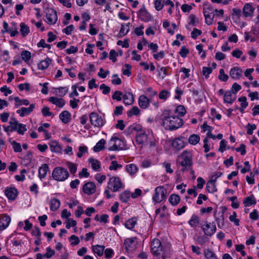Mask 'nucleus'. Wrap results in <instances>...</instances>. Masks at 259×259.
<instances>
[{
	"instance_id": "1",
	"label": "nucleus",
	"mask_w": 259,
	"mask_h": 259,
	"mask_svg": "<svg viewBox=\"0 0 259 259\" xmlns=\"http://www.w3.org/2000/svg\"><path fill=\"white\" fill-rule=\"evenodd\" d=\"M177 164L182 167V170L192 169L193 164L192 154L187 150L184 151L177 158Z\"/></svg>"
},
{
	"instance_id": "2",
	"label": "nucleus",
	"mask_w": 259,
	"mask_h": 259,
	"mask_svg": "<svg viewBox=\"0 0 259 259\" xmlns=\"http://www.w3.org/2000/svg\"><path fill=\"white\" fill-rule=\"evenodd\" d=\"M162 124L165 129L176 130L183 125V120L177 116L169 115L162 119Z\"/></svg>"
},
{
	"instance_id": "3",
	"label": "nucleus",
	"mask_w": 259,
	"mask_h": 259,
	"mask_svg": "<svg viewBox=\"0 0 259 259\" xmlns=\"http://www.w3.org/2000/svg\"><path fill=\"white\" fill-rule=\"evenodd\" d=\"M152 135L149 132L147 133L145 130L136 134V141L139 145H149L150 146H153L154 145V142L152 141Z\"/></svg>"
},
{
	"instance_id": "4",
	"label": "nucleus",
	"mask_w": 259,
	"mask_h": 259,
	"mask_svg": "<svg viewBox=\"0 0 259 259\" xmlns=\"http://www.w3.org/2000/svg\"><path fill=\"white\" fill-rule=\"evenodd\" d=\"M52 176L54 180L63 182L68 179L69 174L67 169L63 167L58 166L53 169Z\"/></svg>"
},
{
	"instance_id": "5",
	"label": "nucleus",
	"mask_w": 259,
	"mask_h": 259,
	"mask_svg": "<svg viewBox=\"0 0 259 259\" xmlns=\"http://www.w3.org/2000/svg\"><path fill=\"white\" fill-rule=\"evenodd\" d=\"M108 145L109 151L119 150L122 149L124 146L123 142L117 137H112Z\"/></svg>"
},
{
	"instance_id": "6",
	"label": "nucleus",
	"mask_w": 259,
	"mask_h": 259,
	"mask_svg": "<svg viewBox=\"0 0 259 259\" xmlns=\"http://www.w3.org/2000/svg\"><path fill=\"white\" fill-rule=\"evenodd\" d=\"M166 190L163 186H158L155 189V193L152 199L155 203H160L166 198Z\"/></svg>"
},
{
	"instance_id": "7",
	"label": "nucleus",
	"mask_w": 259,
	"mask_h": 259,
	"mask_svg": "<svg viewBox=\"0 0 259 259\" xmlns=\"http://www.w3.org/2000/svg\"><path fill=\"white\" fill-rule=\"evenodd\" d=\"M108 187L113 192H116L122 187V184L119 177H113L110 179L108 183Z\"/></svg>"
},
{
	"instance_id": "8",
	"label": "nucleus",
	"mask_w": 259,
	"mask_h": 259,
	"mask_svg": "<svg viewBox=\"0 0 259 259\" xmlns=\"http://www.w3.org/2000/svg\"><path fill=\"white\" fill-rule=\"evenodd\" d=\"M9 123L12 125V130L14 131H17L20 135H23L24 132L27 131L26 125L22 123H18L15 118L11 117Z\"/></svg>"
},
{
	"instance_id": "9",
	"label": "nucleus",
	"mask_w": 259,
	"mask_h": 259,
	"mask_svg": "<svg viewBox=\"0 0 259 259\" xmlns=\"http://www.w3.org/2000/svg\"><path fill=\"white\" fill-rule=\"evenodd\" d=\"M46 22L50 25L55 24L58 19L56 11L52 8H48L46 9Z\"/></svg>"
},
{
	"instance_id": "10",
	"label": "nucleus",
	"mask_w": 259,
	"mask_h": 259,
	"mask_svg": "<svg viewBox=\"0 0 259 259\" xmlns=\"http://www.w3.org/2000/svg\"><path fill=\"white\" fill-rule=\"evenodd\" d=\"M90 120L91 124L94 126L100 127L103 126L104 121L101 116L95 112H92L90 115Z\"/></svg>"
},
{
	"instance_id": "11",
	"label": "nucleus",
	"mask_w": 259,
	"mask_h": 259,
	"mask_svg": "<svg viewBox=\"0 0 259 259\" xmlns=\"http://www.w3.org/2000/svg\"><path fill=\"white\" fill-rule=\"evenodd\" d=\"M185 139L183 137L176 138L171 143L172 147L177 150H180L183 149L185 146Z\"/></svg>"
},
{
	"instance_id": "12",
	"label": "nucleus",
	"mask_w": 259,
	"mask_h": 259,
	"mask_svg": "<svg viewBox=\"0 0 259 259\" xmlns=\"http://www.w3.org/2000/svg\"><path fill=\"white\" fill-rule=\"evenodd\" d=\"M205 234L207 236H212L216 231V226L214 223H207L202 228Z\"/></svg>"
},
{
	"instance_id": "13",
	"label": "nucleus",
	"mask_w": 259,
	"mask_h": 259,
	"mask_svg": "<svg viewBox=\"0 0 259 259\" xmlns=\"http://www.w3.org/2000/svg\"><path fill=\"white\" fill-rule=\"evenodd\" d=\"M161 244L160 241L158 239H154L151 242V250L153 254L158 255L159 251L161 250Z\"/></svg>"
},
{
	"instance_id": "14",
	"label": "nucleus",
	"mask_w": 259,
	"mask_h": 259,
	"mask_svg": "<svg viewBox=\"0 0 259 259\" xmlns=\"http://www.w3.org/2000/svg\"><path fill=\"white\" fill-rule=\"evenodd\" d=\"M96 187L93 182H88L83 186V192L88 195L94 194L96 192Z\"/></svg>"
},
{
	"instance_id": "15",
	"label": "nucleus",
	"mask_w": 259,
	"mask_h": 259,
	"mask_svg": "<svg viewBox=\"0 0 259 259\" xmlns=\"http://www.w3.org/2000/svg\"><path fill=\"white\" fill-rule=\"evenodd\" d=\"M139 17L142 21L144 22H149L152 19L151 15L144 7L139 10Z\"/></svg>"
},
{
	"instance_id": "16",
	"label": "nucleus",
	"mask_w": 259,
	"mask_h": 259,
	"mask_svg": "<svg viewBox=\"0 0 259 259\" xmlns=\"http://www.w3.org/2000/svg\"><path fill=\"white\" fill-rule=\"evenodd\" d=\"M35 106L34 104H31L28 108L22 107L20 109L17 110L16 112L19 114L21 117H24L25 115L29 114L33 110Z\"/></svg>"
},
{
	"instance_id": "17",
	"label": "nucleus",
	"mask_w": 259,
	"mask_h": 259,
	"mask_svg": "<svg viewBox=\"0 0 259 259\" xmlns=\"http://www.w3.org/2000/svg\"><path fill=\"white\" fill-rule=\"evenodd\" d=\"M11 222V218L7 215L4 214L0 217V230L5 229L9 225Z\"/></svg>"
},
{
	"instance_id": "18",
	"label": "nucleus",
	"mask_w": 259,
	"mask_h": 259,
	"mask_svg": "<svg viewBox=\"0 0 259 259\" xmlns=\"http://www.w3.org/2000/svg\"><path fill=\"white\" fill-rule=\"evenodd\" d=\"M144 131H145V129L143 128L141 125L134 123L128 126L126 132L128 134H131L133 133L134 131L136 132L137 133H140Z\"/></svg>"
},
{
	"instance_id": "19",
	"label": "nucleus",
	"mask_w": 259,
	"mask_h": 259,
	"mask_svg": "<svg viewBox=\"0 0 259 259\" xmlns=\"http://www.w3.org/2000/svg\"><path fill=\"white\" fill-rule=\"evenodd\" d=\"M17 194V189L14 188H8L5 190V195L9 200H15Z\"/></svg>"
},
{
	"instance_id": "20",
	"label": "nucleus",
	"mask_w": 259,
	"mask_h": 259,
	"mask_svg": "<svg viewBox=\"0 0 259 259\" xmlns=\"http://www.w3.org/2000/svg\"><path fill=\"white\" fill-rule=\"evenodd\" d=\"M242 70L238 67H235L232 68L230 71V75L231 77L234 79H238L241 76Z\"/></svg>"
},
{
	"instance_id": "21",
	"label": "nucleus",
	"mask_w": 259,
	"mask_h": 259,
	"mask_svg": "<svg viewBox=\"0 0 259 259\" xmlns=\"http://www.w3.org/2000/svg\"><path fill=\"white\" fill-rule=\"evenodd\" d=\"M139 105L142 109L147 108L150 104L149 99L145 95H141L139 98Z\"/></svg>"
},
{
	"instance_id": "22",
	"label": "nucleus",
	"mask_w": 259,
	"mask_h": 259,
	"mask_svg": "<svg viewBox=\"0 0 259 259\" xmlns=\"http://www.w3.org/2000/svg\"><path fill=\"white\" fill-rule=\"evenodd\" d=\"M48 101L59 108L63 107L65 104V101L62 98H58L56 97H51Z\"/></svg>"
},
{
	"instance_id": "23",
	"label": "nucleus",
	"mask_w": 259,
	"mask_h": 259,
	"mask_svg": "<svg viewBox=\"0 0 259 259\" xmlns=\"http://www.w3.org/2000/svg\"><path fill=\"white\" fill-rule=\"evenodd\" d=\"M254 9L251 4H246L243 8V14L244 17H248L252 16Z\"/></svg>"
},
{
	"instance_id": "24",
	"label": "nucleus",
	"mask_w": 259,
	"mask_h": 259,
	"mask_svg": "<svg viewBox=\"0 0 259 259\" xmlns=\"http://www.w3.org/2000/svg\"><path fill=\"white\" fill-rule=\"evenodd\" d=\"M124 103L126 105H132L134 102L133 94L130 92H126L122 95Z\"/></svg>"
},
{
	"instance_id": "25",
	"label": "nucleus",
	"mask_w": 259,
	"mask_h": 259,
	"mask_svg": "<svg viewBox=\"0 0 259 259\" xmlns=\"http://www.w3.org/2000/svg\"><path fill=\"white\" fill-rule=\"evenodd\" d=\"M71 114L69 111L65 110L62 111L59 115V118L64 123H68L71 120Z\"/></svg>"
},
{
	"instance_id": "26",
	"label": "nucleus",
	"mask_w": 259,
	"mask_h": 259,
	"mask_svg": "<svg viewBox=\"0 0 259 259\" xmlns=\"http://www.w3.org/2000/svg\"><path fill=\"white\" fill-rule=\"evenodd\" d=\"M49 170V166L47 164H43L38 169V177L40 179H44Z\"/></svg>"
},
{
	"instance_id": "27",
	"label": "nucleus",
	"mask_w": 259,
	"mask_h": 259,
	"mask_svg": "<svg viewBox=\"0 0 259 259\" xmlns=\"http://www.w3.org/2000/svg\"><path fill=\"white\" fill-rule=\"evenodd\" d=\"M52 60L51 59L47 57L45 60L40 61L37 65L38 69L44 70L47 69L49 65L51 63Z\"/></svg>"
},
{
	"instance_id": "28",
	"label": "nucleus",
	"mask_w": 259,
	"mask_h": 259,
	"mask_svg": "<svg viewBox=\"0 0 259 259\" xmlns=\"http://www.w3.org/2000/svg\"><path fill=\"white\" fill-rule=\"evenodd\" d=\"M89 162L91 164L92 168L94 170L96 171L101 170V164L99 161L93 158H90L89 159Z\"/></svg>"
},
{
	"instance_id": "29",
	"label": "nucleus",
	"mask_w": 259,
	"mask_h": 259,
	"mask_svg": "<svg viewBox=\"0 0 259 259\" xmlns=\"http://www.w3.org/2000/svg\"><path fill=\"white\" fill-rule=\"evenodd\" d=\"M138 170V168L135 164L131 163L126 165L125 170L131 176H134L137 172Z\"/></svg>"
},
{
	"instance_id": "30",
	"label": "nucleus",
	"mask_w": 259,
	"mask_h": 259,
	"mask_svg": "<svg viewBox=\"0 0 259 259\" xmlns=\"http://www.w3.org/2000/svg\"><path fill=\"white\" fill-rule=\"evenodd\" d=\"M235 98V95L230 91L226 92L224 96V102L229 104H232Z\"/></svg>"
},
{
	"instance_id": "31",
	"label": "nucleus",
	"mask_w": 259,
	"mask_h": 259,
	"mask_svg": "<svg viewBox=\"0 0 259 259\" xmlns=\"http://www.w3.org/2000/svg\"><path fill=\"white\" fill-rule=\"evenodd\" d=\"M130 23L122 24L120 30L118 34V37H121L125 35L130 31Z\"/></svg>"
},
{
	"instance_id": "32",
	"label": "nucleus",
	"mask_w": 259,
	"mask_h": 259,
	"mask_svg": "<svg viewBox=\"0 0 259 259\" xmlns=\"http://www.w3.org/2000/svg\"><path fill=\"white\" fill-rule=\"evenodd\" d=\"M92 248L94 253L97 254L100 257L103 255L105 250V246L104 245H95L92 246Z\"/></svg>"
},
{
	"instance_id": "33",
	"label": "nucleus",
	"mask_w": 259,
	"mask_h": 259,
	"mask_svg": "<svg viewBox=\"0 0 259 259\" xmlns=\"http://www.w3.org/2000/svg\"><path fill=\"white\" fill-rule=\"evenodd\" d=\"M15 102V106L17 108L22 105H28L29 104V101L27 99H20L18 97H14Z\"/></svg>"
},
{
	"instance_id": "34",
	"label": "nucleus",
	"mask_w": 259,
	"mask_h": 259,
	"mask_svg": "<svg viewBox=\"0 0 259 259\" xmlns=\"http://www.w3.org/2000/svg\"><path fill=\"white\" fill-rule=\"evenodd\" d=\"M200 222L199 218L195 214L192 215L190 220L189 221L188 223L192 227H196L198 226Z\"/></svg>"
},
{
	"instance_id": "35",
	"label": "nucleus",
	"mask_w": 259,
	"mask_h": 259,
	"mask_svg": "<svg viewBox=\"0 0 259 259\" xmlns=\"http://www.w3.org/2000/svg\"><path fill=\"white\" fill-rule=\"evenodd\" d=\"M60 206V201L56 198H53L51 200L50 209L51 210L55 211H56Z\"/></svg>"
},
{
	"instance_id": "36",
	"label": "nucleus",
	"mask_w": 259,
	"mask_h": 259,
	"mask_svg": "<svg viewBox=\"0 0 259 259\" xmlns=\"http://www.w3.org/2000/svg\"><path fill=\"white\" fill-rule=\"evenodd\" d=\"M168 201L171 205H176L180 201V197L177 194H171L169 197Z\"/></svg>"
},
{
	"instance_id": "37",
	"label": "nucleus",
	"mask_w": 259,
	"mask_h": 259,
	"mask_svg": "<svg viewBox=\"0 0 259 259\" xmlns=\"http://www.w3.org/2000/svg\"><path fill=\"white\" fill-rule=\"evenodd\" d=\"M105 140L104 139L100 140L96 145L94 147L93 150L95 152H99L104 149Z\"/></svg>"
},
{
	"instance_id": "38",
	"label": "nucleus",
	"mask_w": 259,
	"mask_h": 259,
	"mask_svg": "<svg viewBox=\"0 0 259 259\" xmlns=\"http://www.w3.org/2000/svg\"><path fill=\"white\" fill-rule=\"evenodd\" d=\"M20 32L22 35L24 37L28 34L30 32L29 27L26 25L24 23H21L20 24Z\"/></svg>"
},
{
	"instance_id": "39",
	"label": "nucleus",
	"mask_w": 259,
	"mask_h": 259,
	"mask_svg": "<svg viewBox=\"0 0 259 259\" xmlns=\"http://www.w3.org/2000/svg\"><path fill=\"white\" fill-rule=\"evenodd\" d=\"M66 165L71 174L74 175L76 173L77 169L76 164L72 163L70 161H66Z\"/></svg>"
},
{
	"instance_id": "40",
	"label": "nucleus",
	"mask_w": 259,
	"mask_h": 259,
	"mask_svg": "<svg viewBox=\"0 0 259 259\" xmlns=\"http://www.w3.org/2000/svg\"><path fill=\"white\" fill-rule=\"evenodd\" d=\"M137 224V219L135 218H131L125 223V226L128 229H132Z\"/></svg>"
},
{
	"instance_id": "41",
	"label": "nucleus",
	"mask_w": 259,
	"mask_h": 259,
	"mask_svg": "<svg viewBox=\"0 0 259 259\" xmlns=\"http://www.w3.org/2000/svg\"><path fill=\"white\" fill-rule=\"evenodd\" d=\"M256 200L253 196L247 197L243 200V203L245 206H249L256 204Z\"/></svg>"
},
{
	"instance_id": "42",
	"label": "nucleus",
	"mask_w": 259,
	"mask_h": 259,
	"mask_svg": "<svg viewBox=\"0 0 259 259\" xmlns=\"http://www.w3.org/2000/svg\"><path fill=\"white\" fill-rule=\"evenodd\" d=\"M200 141V137L196 134H192L190 136L188 142L189 144L195 145L197 144Z\"/></svg>"
},
{
	"instance_id": "43",
	"label": "nucleus",
	"mask_w": 259,
	"mask_h": 259,
	"mask_svg": "<svg viewBox=\"0 0 259 259\" xmlns=\"http://www.w3.org/2000/svg\"><path fill=\"white\" fill-rule=\"evenodd\" d=\"M206 190L209 193H214L217 191L216 186L214 184V182H213L210 180L206 184Z\"/></svg>"
},
{
	"instance_id": "44",
	"label": "nucleus",
	"mask_w": 259,
	"mask_h": 259,
	"mask_svg": "<svg viewBox=\"0 0 259 259\" xmlns=\"http://www.w3.org/2000/svg\"><path fill=\"white\" fill-rule=\"evenodd\" d=\"M204 254L207 259H218L215 254L210 249H205Z\"/></svg>"
},
{
	"instance_id": "45",
	"label": "nucleus",
	"mask_w": 259,
	"mask_h": 259,
	"mask_svg": "<svg viewBox=\"0 0 259 259\" xmlns=\"http://www.w3.org/2000/svg\"><path fill=\"white\" fill-rule=\"evenodd\" d=\"M140 114V109L137 106L133 107L127 112V116L131 117L133 115H138Z\"/></svg>"
},
{
	"instance_id": "46",
	"label": "nucleus",
	"mask_w": 259,
	"mask_h": 259,
	"mask_svg": "<svg viewBox=\"0 0 259 259\" xmlns=\"http://www.w3.org/2000/svg\"><path fill=\"white\" fill-rule=\"evenodd\" d=\"M120 200L124 203L127 202L130 198V194L128 191H124L121 193L119 196Z\"/></svg>"
},
{
	"instance_id": "47",
	"label": "nucleus",
	"mask_w": 259,
	"mask_h": 259,
	"mask_svg": "<svg viewBox=\"0 0 259 259\" xmlns=\"http://www.w3.org/2000/svg\"><path fill=\"white\" fill-rule=\"evenodd\" d=\"M203 14L205 17V23L207 25H211L212 23L214 17H211L209 12L207 11H203Z\"/></svg>"
},
{
	"instance_id": "48",
	"label": "nucleus",
	"mask_w": 259,
	"mask_h": 259,
	"mask_svg": "<svg viewBox=\"0 0 259 259\" xmlns=\"http://www.w3.org/2000/svg\"><path fill=\"white\" fill-rule=\"evenodd\" d=\"M135 239L133 238H126L124 241V245L126 250H128L132 247V244L134 243Z\"/></svg>"
},
{
	"instance_id": "49",
	"label": "nucleus",
	"mask_w": 259,
	"mask_h": 259,
	"mask_svg": "<svg viewBox=\"0 0 259 259\" xmlns=\"http://www.w3.org/2000/svg\"><path fill=\"white\" fill-rule=\"evenodd\" d=\"M157 71L158 72V75L162 78H164L166 75H168V73L166 71V68L165 67H160L159 66L157 68Z\"/></svg>"
},
{
	"instance_id": "50",
	"label": "nucleus",
	"mask_w": 259,
	"mask_h": 259,
	"mask_svg": "<svg viewBox=\"0 0 259 259\" xmlns=\"http://www.w3.org/2000/svg\"><path fill=\"white\" fill-rule=\"evenodd\" d=\"M175 112L179 116H183L185 114L186 111L184 106L179 105L176 109Z\"/></svg>"
},
{
	"instance_id": "51",
	"label": "nucleus",
	"mask_w": 259,
	"mask_h": 259,
	"mask_svg": "<svg viewBox=\"0 0 259 259\" xmlns=\"http://www.w3.org/2000/svg\"><path fill=\"white\" fill-rule=\"evenodd\" d=\"M11 144L13 146V148L15 152H20L22 151L21 145L20 143L16 142L15 141L11 142Z\"/></svg>"
},
{
	"instance_id": "52",
	"label": "nucleus",
	"mask_w": 259,
	"mask_h": 259,
	"mask_svg": "<svg viewBox=\"0 0 259 259\" xmlns=\"http://www.w3.org/2000/svg\"><path fill=\"white\" fill-rule=\"evenodd\" d=\"M122 165L121 164H118L116 161H112L111 163V165H110L109 169L110 170H116L118 168H121Z\"/></svg>"
},
{
	"instance_id": "53",
	"label": "nucleus",
	"mask_w": 259,
	"mask_h": 259,
	"mask_svg": "<svg viewBox=\"0 0 259 259\" xmlns=\"http://www.w3.org/2000/svg\"><path fill=\"white\" fill-rule=\"evenodd\" d=\"M78 152L77 153V156L79 158H81L83 154L88 152V147L85 146H81L78 148Z\"/></svg>"
},
{
	"instance_id": "54",
	"label": "nucleus",
	"mask_w": 259,
	"mask_h": 259,
	"mask_svg": "<svg viewBox=\"0 0 259 259\" xmlns=\"http://www.w3.org/2000/svg\"><path fill=\"white\" fill-rule=\"evenodd\" d=\"M51 150L53 152H58L60 149V146L56 141H52L50 143Z\"/></svg>"
},
{
	"instance_id": "55",
	"label": "nucleus",
	"mask_w": 259,
	"mask_h": 259,
	"mask_svg": "<svg viewBox=\"0 0 259 259\" xmlns=\"http://www.w3.org/2000/svg\"><path fill=\"white\" fill-rule=\"evenodd\" d=\"M21 56L23 60L27 62L31 58V53L28 51H23L21 53Z\"/></svg>"
},
{
	"instance_id": "56",
	"label": "nucleus",
	"mask_w": 259,
	"mask_h": 259,
	"mask_svg": "<svg viewBox=\"0 0 259 259\" xmlns=\"http://www.w3.org/2000/svg\"><path fill=\"white\" fill-rule=\"evenodd\" d=\"M164 0H155L154 3L155 8L157 11L161 10L164 5Z\"/></svg>"
},
{
	"instance_id": "57",
	"label": "nucleus",
	"mask_w": 259,
	"mask_h": 259,
	"mask_svg": "<svg viewBox=\"0 0 259 259\" xmlns=\"http://www.w3.org/2000/svg\"><path fill=\"white\" fill-rule=\"evenodd\" d=\"M246 128L247 129V134L248 135H251L253 134V130L256 128V126L254 124H251L248 123L246 125Z\"/></svg>"
},
{
	"instance_id": "58",
	"label": "nucleus",
	"mask_w": 259,
	"mask_h": 259,
	"mask_svg": "<svg viewBox=\"0 0 259 259\" xmlns=\"http://www.w3.org/2000/svg\"><path fill=\"white\" fill-rule=\"evenodd\" d=\"M55 254V251L51 249V247H48L47 248L46 253L43 254L44 257L47 258H51L52 256Z\"/></svg>"
},
{
	"instance_id": "59",
	"label": "nucleus",
	"mask_w": 259,
	"mask_h": 259,
	"mask_svg": "<svg viewBox=\"0 0 259 259\" xmlns=\"http://www.w3.org/2000/svg\"><path fill=\"white\" fill-rule=\"evenodd\" d=\"M121 96H122V93L119 91H116L114 92L112 98L113 100H116L118 101L121 100Z\"/></svg>"
},
{
	"instance_id": "60",
	"label": "nucleus",
	"mask_w": 259,
	"mask_h": 259,
	"mask_svg": "<svg viewBox=\"0 0 259 259\" xmlns=\"http://www.w3.org/2000/svg\"><path fill=\"white\" fill-rule=\"evenodd\" d=\"M228 75L225 73L224 70L223 69H221L220 70V75L219 76V79L223 81H226L228 79Z\"/></svg>"
},
{
	"instance_id": "61",
	"label": "nucleus",
	"mask_w": 259,
	"mask_h": 259,
	"mask_svg": "<svg viewBox=\"0 0 259 259\" xmlns=\"http://www.w3.org/2000/svg\"><path fill=\"white\" fill-rule=\"evenodd\" d=\"M100 89L102 91L103 94L106 95L110 93V88L104 83H102L100 86Z\"/></svg>"
},
{
	"instance_id": "62",
	"label": "nucleus",
	"mask_w": 259,
	"mask_h": 259,
	"mask_svg": "<svg viewBox=\"0 0 259 259\" xmlns=\"http://www.w3.org/2000/svg\"><path fill=\"white\" fill-rule=\"evenodd\" d=\"M212 69L211 67H203L202 68V73L206 78L212 72Z\"/></svg>"
},
{
	"instance_id": "63",
	"label": "nucleus",
	"mask_w": 259,
	"mask_h": 259,
	"mask_svg": "<svg viewBox=\"0 0 259 259\" xmlns=\"http://www.w3.org/2000/svg\"><path fill=\"white\" fill-rule=\"evenodd\" d=\"M197 186L195 187V188H197L199 189H201L203 188V185L205 184L204 180L201 177H198L197 180Z\"/></svg>"
},
{
	"instance_id": "64",
	"label": "nucleus",
	"mask_w": 259,
	"mask_h": 259,
	"mask_svg": "<svg viewBox=\"0 0 259 259\" xmlns=\"http://www.w3.org/2000/svg\"><path fill=\"white\" fill-rule=\"evenodd\" d=\"M106 178L105 175H101V174H97L95 177L96 180L100 184H102L103 182L105 180Z\"/></svg>"
}]
</instances>
